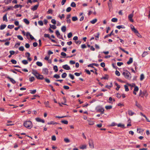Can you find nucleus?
Wrapping results in <instances>:
<instances>
[{"instance_id":"nucleus-1","label":"nucleus","mask_w":150,"mask_h":150,"mask_svg":"<svg viewBox=\"0 0 150 150\" xmlns=\"http://www.w3.org/2000/svg\"><path fill=\"white\" fill-rule=\"evenodd\" d=\"M23 125L25 127L28 129H30L33 127L32 122L30 120L25 121Z\"/></svg>"},{"instance_id":"nucleus-2","label":"nucleus","mask_w":150,"mask_h":150,"mask_svg":"<svg viewBox=\"0 0 150 150\" xmlns=\"http://www.w3.org/2000/svg\"><path fill=\"white\" fill-rule=\"evenodd\" d=\"M122 74L124 76L125 78L127 79L130 80L132 77L130 73L127 70H126L122 73Z\"/></svg>"},{"instance_id":"nucleus-3","label":"nucleus","mask_w":150,"mask_h":150,"mask_svg":"<svg viewBox=\"0 0 150 150\" xmlns=\"http://www.w3.org/2000/svg\"><path fill=\"white\" fill-rule=\"evenodd\" d=\"M96 110L97 112H100L101 114H103L104 113V109L100 106H97L96 108Z\"/></svg>"},{"instance_id":"nucleus-4","label":"nucleus","mask_w":150,"mask_h":150,"mask_svg":"<svg viewBox=\"0 0 150 150\" xmlns=\"http://www.w3.org/2000/svg\"><path fill=\"white\" fill-rule=\"evenodd\" d=\"M134 12V11H132V13H131V14H129L128 16V18L129 19V21L130 22H134V20L132 18L134 16V14H133Z\"/></svg>"},{"instance_id":"nucleus-5","label":"nucleus","mask_w":150,"mask_h":150,"mask_svg":"<svg viewBox=\"0 0 150 150\" xmlns=\"http://www.w3.org/2000/svg\"><path fill=\"white\" fill-rule=\"evenodd\" d=\"M89 144L90 147L91 149L94 148V146L93 144V141L92 140L90 139L89 141Z\"/></svg>"},{"instance_id":"nucleus-6","label":"nucleus","mask_w":150,"mask_h":150,"mask_svg":"<svg viewBox=\"0 0 150 150\" xmlns=\"http://www.w3.org/2000/svg\"><path fill=\"white\" fill-rule=\"evenodd\" d=\"M135 105L137 107L141 110L142 109V106H141V105L136 100L135 101Z\"/></svg>"},{"instance_id":"nucleus-7","label":"nucleus","mask_w":150,"mask_h":150,"mask_svg":"<svg viewBox=\"0 0 150 150\" xmlns=\"http://www.w3.org/2000/svg\"><path fill=\"white\" fill-rule=\"evenodd\" d=\"M36 78L38 79L42 80L44 79V77L43 75L40 74H39L36 76Z\"/></svg>"},{"instance_id":"nucleus-8","label":"nucleus","mask_w":150,"mask_h":150,"mask_svg":"<svg viewBox=\"0 0 150 150\" xmlns=\"http://www.w3.org/2000/svg\"><path fill=\"white\" fill-rule=\"evenodd\" d=\"M62 68L67 70H69L70 69V67L68 66L67 64H65L62 66Z\"/></svg>"},{"instance_id":"nucleus-9","label":"nucleus","mask_w":150,"mask_h":150,"mask_svg":"<svg viewBox=\"0 0 150 150\" xmlns=\"http://www.w3.org/2000/svg\"><path fill=\"white\" fill-rule=\"evenodd\" d=\"M42 72L44 74L47 75L48 73V71L47 69L44 68L43 69Z\"/></svg>"},{"instance_id":"nucleus-10","label":"nucleus","mask_w":150,"mask_h":150,"mask_svg":"<svg viewBox=\"0 0 150 150\" xmlns=\"http://www.w3.org/2000/svg\"><path fill=\"white\" fill-rule=\"evenodd\" d=\"M39 6V4H38L36 5L33 6L32 8H31V9L33 11L36 10Z\"/></svg>"},{"instance_id":"nucleus-11","label":"nucleus","mask_w":150,"mask_h":150,"mask_svg":"<svg viewBox=\"0 0 150 150\" xmlns=\"http://www.w3.org/2000/svg\"><path fill=\"white\" fill-rule=\"evenodd\" d=\"M35 120L37 121L38 122H40L43 123L45 122V121L44 120L41 119L39 117L36 118Z\"/></svg>"},{"instance_id":"nucleus-12","label":"nucleus","mask_w":150,"mask_h":150,"mask_svg":"<svg viewBox=\"0 0 150 150\" xmlns=\"http://www.w3.org/2000/svg\"><path fill=\"white\" fill-rule=\"evenodd\" d=\"M7 78L9 79L13 83L15 84L16 83V81L13 79L9 76L7 77Z\"/></svg>"},{"instance_id":"nucleus-13","label":"nucleus","mask_w":150,"mask_h":150,"mask_svg":"<svg viewBox=\"0 0 150 150\" xmlns=\"http://www.w3.org/2000/svg\"><path fill=\"white\" fill-rule=\"evenodd\" d=\"M32 73L34 75L35 77L39 74L36 70H33L32 71Z\"/></svg>"},{"instance_id":"nucleus-14","label":"nucleus","mask_w":150,"mask_h":150,"mask_svg":"<svg viewBox=\"0 0 150 150\" xmlns=\"http://www.w3.org/2000/svg\"><path fill=\"white\" fill-rule=\"evenodd\" d=\"M128 112L129 115L131 116L135 114L134 112H133L131 110H128Z\"/></svg>"},{"instance_id":"nucleus-15","label":"nucleus","mask_w":150,"mask_h":150,"mask_svg":"<svg viewBox=\"0 0 150 150\" xmlns=\"http://www.w3.org/2000/svg\"><path fill=\"white\" fill-rule=\"evenodd\" d=\"M133 62V58L132 57H130L129 60L127 62V64L129 65L131 64Z\"/></svg>"},{"instance_id":"nucleus-16","label":"nucleus","mask_w":150,"mask_h":150,"mask_svg":"<svg viewBox=\"0 0 150 150\" xmlns=\"http://www.w3.org/2000/svg\"><path fill=\"white\" fill-rule=\"evenodd\" d=\"M113 30H112L111 33L109 34H108L105 36L104 38H108L111 35H113L114 33H113Z\"/></svg>"},{"instance_id":"nucleus-17","label":"nucleus","mask_w":150,"mask_h":150,"mask_svg":"<svg viewBox=\"0 0 150 150\" xmlns=\"http://www.w3.org/2000/svg\"><path fill=\"white\" fill-rule=\"evenodd\" d=\"M3 20L5 21L6 22L8 21V20L7 18V14H6L3 17Z\"/></svg>"},{"instance_id":"nucleus-18","label":"nucleus","mask_w":150,"mask_h":150,"mask_svg":"<svg viewBox=\"0 0 150 150\" xmlns=\"http://www.w3.org/2000/svg\"><path fill=\"white\" fill-rule=\"evenodd\" d=\"M132 26L133 27V28H132V30L133 32H134L135 34L137 33V32H138L137 30L134 28V26L133 25H132Z\"/></svg>"},{"instance_id":"nucleus-19","label":"nucleus","mask_w":150,"mask_h":150,"mask_svg":"<svg viewBox=\"0 0 150 150\" xmlns=\"http://www.w3.org/2000/svg\"><path fill=\"white\" fill-rule=\"evenodd\" d=\"M44 104L45 105V106L46 107L50 108L49 105V102L48 101L45 102H44Z\"/></svg>"},{"instance_id":"nucleus-20","label":"nucleus","mask_w":150,"mask_h":150,"mask_svg":"<svg viewBox=\"0 0 150 150\" xmlns=\"http://www.w3.org/2000/svg\"><path fill=\"white\" fill-rule=\"evenodd\" d=\"M6 27V25L5 24L1 25L0 26V29L2 30L4 29Z\"/></svg>"},{"instance_id":"nucleus-21","label":"nucleus","mask_w":150,"mask_h":150,"mask_svg":"<svg viewBox=\"0 0 150 150\" xmlns=\"http://www.w3.org/2000/svg\"><path fill=\"white\" fill-rule=\"evenodd\" d=\"M118 127H121L122 128H125V125L124 124H122L121 123H119L117 125Z\"/></svg>"},{"instance_id":"nucleus-22","label":"nucleus","mask_w":150,"mask_h":150,"mask_svg":"<svg viewBox=\"0 0 150 150\" xmlns=\"http://www.w3.org/2000/svg\"><path fill=\"white\" fill-rule=\"evenodd\" d=\"M23 21L27 25H28L30 23L29 21L26 18H25L23 19Z\"/></svg>"},{"instance_id":"nucleus-23","label":"nucleus","mask_w":150,"mask_h":150,"mask_svg":"<svg viewBox=\"0 0 150 150\" xmlns=\"http://www.w3.org/2000/svg\"><path fill=\"white\" fill-rule=\"evenodd\" d=\"M80 148L82 149H86V145H82L80 147Z\"/></svg>"},{"instance_id":"nucleus-24","label":"nucleus","mask_w":150,"mask_h":150,"mask_svg":"<svg viewBox=\"0 0 150 150\" xmlns=\"http://www.w3.org/2000/svg\"><path fill=\"white\" fill-rule=\"evenodd\" d=\"M116 28H117L118 29H120V28H125V27L124 25H118L116 26Z\"/></svg>"},{"instance_id":"nucleus-25","label":"nucleus","mask_w":150,"mask_h":150,"mask_svg":"<svg viewBox=\"0 0 150 150\" xmlns=\"http://www.w3.org/2000/svg\"><path fill=\"white\" fill-rule=\"evenodd\" d=\"M115 85L117 86V87L116 88V90L117 91H118L119 89L120 88V86L117 83H115Z\"/></svg>"},{"instance_id":"nucleus-26","label":"nucleus","mask_w":150,"mask_h":150,"mask_svg":"<svg viewBox=\"0 0 150 150\" xmlns=\"http://www.w3.org/2000/svg\"><path fill=\"white\" fill-rule=\"evenodd\" d=\"M66 29V27L65 26H63L61 28V30L63 32H65Z\"/></svg>"},{"instance_id":"nucleus-27","label":"nucleus","mask_w":150,"mask_h":150,"mask_svg":"<svg viewBox=\"0 0 150 150\" xmlns=\"http://www.w3.org/2000/svg\"><path fill=\"white\" fill-rule=\"evenodd\" d=\"M127 84L129 86H131V87H134L136 86L135 84L134 83H133L132 84L127 83Z\"/></svg>"},{"instance_id":"nucleus-28","label":"nucleus","mask_w":150,"mask_h":150,"mask_svg":"<svg viewBox=\"0 0 150 150\" xmlns=\"http://www.w3.org/2000/svg\"><path fill=\"white\" fill-rule=\"evenodd\" d=\"M50 28H52L53 29H55L56 28V26L54 25H52L50 24Z\"/></svg>"},{"instance_id":"nucleus-29","label":"nucleus","mask_w":150,"mask_h":150,"mask_svg":"<svg viewBox=\"0 0 150 150\" xmlns=\"http://www.w3.org/2000/svg\"><path fill=\"white\" fill-rule=\"evenodd\" d=\"M112 105L106 106L105 108L106 110H109L112 109Z\"/></svg>"},{"instance_id":"nucleus-30","label":"nucleus","mask_w":150,"mask_h":150,"mask_svg":"<svg viewBox=\"0 0 150 150\" xmlns=\"http://www.w3.org/2000/svg\"><path fill=\"white\" fill-rule=\"evenodd\" d=\"M13 7L12 6H9L8 7H7L6 8V11H8L10 10L11 9L13 10L12 8Z\"/></svg>"},{"instance_id":"nucleus-31","label":"nucleus","mask_w":150,"mask_h":150,"mask_svg":"<svg viewBox=\"0 0 150 150\" xmlns=\"http://www.w3.org/2000/svg\"><path fill=\"white\" fill-rule=\"evenodd\" d=\"M53 69L55 72H57L58 71L57 67V66H54Z\"/></svg>"},{"instance_id":"nucleus-32","label":"nucleus","mask_w":150,"mask_h":150,"mask_svg":"<svg viewBox=\"0 0 150 150\" xmlns=\"http://www.w3.org/2000/svg\"><path fill=\"white\" fill-rule=\"evenodd\" d=\"M36 64L39 67H41L42 65V63L40 62H37L36 63Z\"/></svg>"},{"instance_id":"nucleus-33","label":"nucleus","mask_w":150,"mask_h":150,"mask_svg":"<svg viewBox=\"0 0 150 150\" xmlns=\"http://www.w3.org/2000/svg\"><path fill=\"white\" fill-rule=\"evenodd\" d=\"M119 48L121 50H122L123 52H124L126 53L127 54H129V52H128L127 51H126L124 49L122 48L121 47H119Z\"/></svg>"},{"instance_id":"nucleus-34","label":"nucleus","mask_w":150,"mask_h":150,"mask_svg":"<svg viewBox=\"0 0 150 150\" xmlns=\"http://www.w3.org/2000/svg\"><path fill=\"white\" fill-rule=\"evenodd\" d=\"M97 21V19L96 18L90 21V22L92 24L95 23Z\"/></svg>"},{"instance_id":"nucleus-35","label":"nucleus","mask_w":150,"mask_h":150,"mask_svg":"<svg viewBox=\"0 0 150 150\" xmlns=\"http://www.w3.org/2000/svg\"><path fill=\"white\" fill-rule=\"evenodd\" d=\"M44 36L45 38H48L50 39H51V38L50 36V35L47 34H45Z\"/></svg>"},{"instance_id":"nucleus-36","label":"nucleus","mask_w":150,"mask_h":150,"mask_svg":"<svg viewBox=\"0 0 150 150\" xmlns=\"http://www.w3.org/2000/svg\"><path fill=\"white\" fill-rule=\"evenodd\" d=\"M72 20L73 21H76L78 20V18L76 16H74L72 18Z\"/></svg>"},{"instance_id":"nucleus-37","label":"nucleus","mask_w":150,"mask_h":150,"mask_svg":"<svg viewBox=\"0 0 150 150\" xmlns=\"http://www.w3.org/2000/svg\"><path fill=\"white\" fill-rule=\"evenodd\" d=\"M100 35V33H98L97 34V35L96 36H95V37H96V38H95V39L98 40V38H99V36Z\"/></svg>"},{"instance_id":"nucleus-38","label":"nucleus","mask_w":150,"mask_h":150,"mask_svg":"<svg viewBox=\"0 0 150 150\" xmlns=\"http://www.w3.org/2000/svg\"><path fill=\"white\" fill-rule=\"evenodd\" d=\"M22 63L24 64H28V62L27 60H23L22 61Z\"/></svg>"},{"instance_id":"nucleus-39","label":"nucleus","mask_w":150,"mask_h":150,"mask_svg":"<svg viewBox=\"0 0 150 150\" xmlns=\"http://www.w3.org/2000/svg\"><path fill=\"white\" fill-rule=\"evenodd\" d=\"M144 75L143 74H142L140 75V80L141 81L143 80L144 79Z\"/></svg>"},{"instance_id":"nucleus-40","label":"nucleus","mask_w":150,"mask_h":150,"mask_svg":"<svg viewBox=\"0 0 150 150\" xmlns=\"http://www.w3.org/2000/svg\"><path fill=\"white\" fill-rule=\"evenodd\" d=\"M53 77L55 78L58 79L59 78L60 76L59 75L57 74H55L53 76Z\"/></svg>"},{"instance_id":"nucleus-41","label":"nucleus","mask_w":150,"mask_h":150,"mask_svg":"<svg viewBox=\"0 0 150 150\" xmlns=\"http://www.w3.org/2000/svg\"><path fill=\"white\" fill-rule=\"evenodd\" d=\"M11 62L13 64H16L17 63V61L16 60L13 59L11 60Z\"/></svg>"},{"instance_id":"nucleus-42","label":"nucleus","mask_w":150,"mask_h":150,"mask_svg":"<svg viewBox=\"0 0 150 150\" xmlns=\"http://www.w3.org/2000/svg\"><path fill=\"white\" fill-rule=\"evenodd\" d=\"M35 78L33 76L29 78V81L30 82L33 81L35 80Z\"/></svg>"},{"instance_id":"nucleus-43","label":"nucleus","mask_w":150,"mask_h":150,"mask_svg":"<svg viewBox=\"0 0 150 150\" xmlns=\"http://www.w3.org/2000/svg\"><path fill=\"white\" fill-rule=\"evenodd\" d=\"M61 122L65 124H68V121L67 120H62L61 121Z\"/></svg>"},{"instance_id":"nucleus-44","label":"nucleus","mask_w":150,"mask_h":150,"mask_svg":"<svg viewBox=\"0 0 150 150\" xmlns=\"http://www.w3.org/2000/svg\"><path fill=\"white\" fill-rule=\"evenodd\" d=\"M17 37L19 40H23V37L20 35H18L17 36Z\"/></svg>"},{"instance_id":"nucleus-45","label":"nucleus","mask_w":150,"mask_h":150,"mask_svg":"<svg viewBox=\"0 0 150 150\" xmlns=\"http://www.w3.org/2000/svg\"><path fill=\"white\" fill-rule=\"evenodd\" d=\"M124 87L125 89V91H129V88H128V87L126 85H124Z\"/></svg>"},{"instance_id":"nucleus-46","label":"nucleus","mask_w":150,"mask_h":150,"mask_svg":"<svg viewBox=\"0 0 150 150\" xmlns=\"http://www.w3.org/2000/svg\"><path fill=\"white\" fill-rule=\"evenodd\" d=\"M67 76V74L66 73H64L62 74V78H65Z\"/></svg>"},{"instance_id":"nucleus-47","label":"nucleus","mask_w":150,"mask_h":150,"mask_svg":"<svg viewBox=\"0 0 150 150\" xmlns=\"http://www.w3.org/2000/svg\"><path fill=\"white\" fill-rule=\"evenodd\" d=\"M117 21V19L116 18H113L111 19V21L113 22H116Z\"/></svg>"},{"instance_id":"nucleus-48","label":"nucleus","mask_w":150,"mask_h":150,"mask_svg":"<svg viewBox=\"0 0 150 150\" xmlns=\"http://www.w3.org/2000/svg\"><path fill=\"white\" fill-rule=\"evenodd\" d=\"M53 11L51 9H50L48 10V11H47V14L50 13L51 14H52Z\"/></svg>"},{"instance_id":"nucleus-49","label":"nucleus","mask_w":150,"mask_h":150,"mask_svg":"<svg viewBox=\"0 0 150 150\" xmlns=\"http://www.w3.org/2000/svg\"><path fill=\"white\" fill-rule=\"evenodd\" d=\"M71 7H75L76 6V4L74 2H72L71 3Z\"/></svg>"},{"instance_id":"nucleus-50","label":"nucleus","mask_w":150,"mask_h":150,"mask_svg":"<svg viewBox=\"0 0 150 150\" xmlns=\"http://www.w3.org/2000/svg\"><path fill=\"white\" fill-rule=\"evenodd\" d=\"M72 35V34L71 32H70L68 33L67 37L69 38H70Z\"/></svg>"},{"instance_id":"nucleus-51","label":"nucleus","mask_w":150,"mask_h":150,"mask_svg":"<svg viewBox=\"0 0 150 150\" xmlns=\"http://www.w3.org/2000/svg\"><path fill=\"white\" fill-rule=\"evenodd\" d=\"M14 27V25H8V28L9 29H12Z\"/></svg>"},{"instance_id":"nucleus-52","label":"nucleus","mask_w":150,"mask_h":150,"mask_svg":"<svg viewBox=\"0 0 150 150\" xmlns=\"http://www.w3.org/2000/svg\"><path fill=\"white\" fill-rule=\"evenodd\" d=\"M69 76L73 80L74 79V76L73 75L70 74H69Z\"/></svg>"},{"instance_id":"nucleus-53","label":"nucleus","mask_w":150,"mask_h":150,"mask_svg":"<svg viewBox=\"0 0 150 150\" xmlns=\"http://www.w3.org/2000/svg\"><path fill=\"white\" fill-rule=\"evenodd\" d=\"M12 0H7L6 1H5V3L7 4H8L9 3H10L11 1Z\"/></svg>"},{"instance_id":"nucleus-54","label":"nucleus","mask_w":150,"mask_h":150,"mask_svg":"<svg viewBox=\"0 0 150 150\" xmlns=\"http://www.w3.org/2000/svg\"><path fill=\"white\" fill-rule=\"evenodd\" d=\"M55 33L57 37H58V36L60 35V33L58 30H57L56 31Z\"/></svg>"},{"instance_id":"nucleus-55","label":"nucleus","mask_w":150,"mask_h":150,"mask_svg":"<svg viewBox=\"0 0 150 150\" xmlns=\"http://www.w3.org/2000/svg\"><path fill=\"white\" fill-rule=\"evenodd\" d=\"M38 23L39 25L41 26H42L43 25V22L42 21H39L38 22Z\"/></svg>"},{"instance_id":"nucleus-56","label":"nucleus","mask_w":150,"mask_h":150,"mask_svg":"<svg viewBox=\"0 0 150 150\" xmlns=\"http://www.w3.org/2000/svg\"><path fill=\"white\" fill-rule=\"evenodd\" d=\"M138 90H139L138 87L137 86H135V87H134V91H135L137 92V91H138Z\"/></svg>"},{"instance_id":"nucleus-57","label":"nucleus","mask_w":150,"mask_h":150,"mask_svg":"<svg viewBox=\"0 0 150 150\" xmlns=\"http://www.w3.org/2000/svg\"><path fill=\"white\" fill-rule=\"evenodd\" d=\"M19 49L20 51H23L24 50V47L22 46L20 47L19 48Z\"/></svg>"},{"instance_id":"nucleus-58","label":"nucleus","mask_w":150,"mask_h":150,"mask_svg":"<svg viewBox=\"0 0 150 150\" xmlns=\"http://www.w3.org/2000/svg\"><path fill=\"white\" fill-rule=\"evenodd\" d=\"M71 8L70 7H68L66 9V11L68 12H69L71 11Z\"/></svg>"},{"instance_id":"nucleus-59","label":"nucleus","mask_w":150,"mask_h":150,"mask_svg":"<svg viewBox=\"0 0 150 150\" xmlns=\"http://www.w3.org/2000/svg\"><path fill=\"white\" fill-rule=\"evenodd\" d=\"M115 74L117 76H120V73L117 70H116L115 72Z\"/></svg>"},{"instance_id":"nucleus-60","label":"nucleus","mask_w":150,"mask_h":150,"mask_svg":"<svg viewBox=\"0 0 150 150\" xmlns=\"http://www.w3.org/2000/svg\"><path fill=\"white\" fill-rule=\"evenodd\" d=\"M85 71L88 74L90 75L91 73L90 72V71L89 70H87V69H85Z\"/></svg>"},{"instance_id":"nucleus-61","label":"nucleus","mask_w":150,"mask_h":150,"mask_svg":"<svg viewBox=\"0 0 150 150\" xmlns=\"http://www.w3.org/2000/svg\"><path fill=\"white\" fill-rule=\"evenodd\" d=\"M59 17L61 19L62 18H64V14H62L61 16L60 15H59Z\"/></svg>"},{"instance_id":"nucleus-62","label":"nucleus","mask_w":150,"mask_h":150,"mask_svg":"<svg viewBox=\"0 0 150 150\" xmlns=\"http://www.w3.org/2000/svg\"><path fill=\"white\" fill-rule=\"evenodd\" d=\"M20 42L17 43L15 44V47L16 48H17L18 47V46L20 45Z\"/></svg>"},{"instance_id":"nucleus-63","label":"nucleus","mask_w":150,"mask_h":150,"mask_svg":"<svg viewBox=\"0 0 150 150\" xmlns=\"http://www.w3.org/2000/svg\"><path fill=\"white\" fill-rule=\"evenodd\" d=\"M64 141L66 143L69 142L70 140L68 138H65L64 139Z\"/></svg>"},{"instance_id":"nucleus-64","label":"nucleus","mask_w":150,"mask_h":150,"mask_svg":"<svg viewBox=\"0 0 150 150\" xmlns=\"http://www.w3.org/2000/svg\"><path fill=\"white\" fill-rule=\"evenodd\" d=\"M51 22L52 23L54 24H56V21L54 19H52L51 21Z\"/></svg>"}]
</instances>
